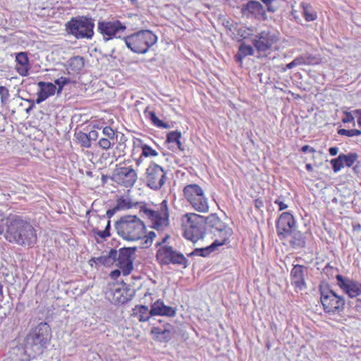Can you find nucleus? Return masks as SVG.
Returning a JSON list of instances; mask_svg holds the SVG:
<instances>
[{"label":"nucleus","mask_w":361,"mask_h":361,"mask_svg":"<svg viewBox=\"0 0 361 361\" xmlns=\"http://www.w3.org/2000/svg\"><path fill=\"white\" fill-rule=\"evenodd\" d=\"M126 46L135 53H146L157 40V37L149 30H142L123 39Z\"/></svg>","instance_id":"nucleus-6"},{"label":"nucleus","mask_w":361,"mask_h":361,"mask_svg":"<svg viewBox=\"0 0 361 361\" xmlns=\"http://www.w3.org/2000/svg\"><path fill=\"white\" fill-rule=\"evenodd\" d=\"M342 157V161L343 164V166L351 167L356 162L358 155L355 152H350L347 154H341Z\"/></svg>","instance_id":"nucleus-35"},{"label":"nucleus","mask_w":361,"mask_h":361,"mask_svg":"<svg viewBox=\"0 0 361 361\" xmlns=\"http://www.w3.org/2000/svg\"><path fill=\"white\" fill-rule=\"evenodd\" d=\"M329 152L331 156H336L338 152V148L336 147H331L329 149Z\"/></svg>","instance_id":"nucleus-57"},{"label":"nucleus","mask_w":361,"mask_h":361,"mask_svg":"<svg viewBox=\"0 0 361 361\" xmlns=\"http://www.w3.org/2000/svg\"><path fill=\"white\" fill-rule=\"evenodd\" d=\"M142 156H144V157H156L157 155V152L156 150L153 149L151 147L147 145H143L142 146Z\"/></svg>","instance_id":"nucleus-40"},{"label":"nucleus","mask_w":361,"mask_h":361,"mask_svg":"<svg viewBox=\"0 0 361 361\" xmlns=\"http://www.w3.org/2000/svg\"><path fill=\"white\" fill-rule=\"evenodd\" d=\"M204 216L187 213L182 218L184 237L195 243L204 238Z\"/></svg>","instance_id":"nucleus-4"},{"label":"nucleus","mask_w":361,"mask_h":361,"mask_svg":"<svg viewBox=\"0 0 361 361\" xmlns=\"http://www.w3.org/2000/svg\"><path fill=\"white\" fill-rule=\"evenodd\" d=\"M171 238L169 234H166L159 241V257H161V261L159 262L161 264H169L183 266V268H186L188 266V259L181 253L174 250L168 240Z\"/></svg>","instance_id":"nucleus-9"},{"label":"nucleus","mask_w":361,"mask_h":361,"mask_svg":"<svg viewBox=\"0 0 361 361\" xmlns=\"http://www.w3.org/2000/svg\"><path fill=\"white\" fill-rule=\"evenodd\" d=\"M225 243H224V240L215 239L210 245L207 246L205 247L195 248L192 252L189 253L188 255L189 257L197 255L205 257L209 256L219 246L223 245Z\"/></svg>","instance_id":"nucleus-24"},{"label":"nucleus","mask_w":361,"mask_h":361,"mask_svg":"<svg viewBox=\"0 0 361 361\" xmlns=\"http://www.w3.org/2000/svg\"><path fill=\"white\" fill-rule=\"evenodd\" d=\"M140 212H142L152 222V228L158 231V212L149 208L146 204L140 203L139 206Z\"/></svg>","instance_id":"nucleus-29"},{"label":"nucleus","mask_w":361,"mask_h":361,"mask_svg":"<svg viewBox=\"0 0 361 361\" xmlns=\"http://www.w3.org/2000/svg\"><path fill=\"white\" fill-rule=\"evenodd\" d=\"M355 308L357 312H361V300H360V299L356 300V305L355 306Z\"/></svg>","instance_id":"nucleus-60"},{"label":"nucleus","mask_w":361,"mask_h":361,"mask_svg":"<svg viewBox=\"0 0 361 361\" xmlns=\"http://www.w3.org/2000/svg\"><path fill=\"white\" fill-rule=\"evenodd\" d=\"M204 238H213L218 236L219 240H224V243L232 234V230L224 223L216 214H211L208 216H204Z\"/></svg>","instance_id":"nucleus-8"},{"label":"nucleus","mask_w":361,"mask_h":361,"mask_svg":"<svg viewBox=\"0 0 361 361\" xmlns=\"http://www.w3.org/2000/svg\"><path fill=\"white\" fill-rule=\"evenodd\" d=\"M275 204H277L279 207V210L282 211L284 209H286L288 206V204H285L284 202L281 200V197H279L275 201Z\"/></svg>","instance_id":"nucleus-48"},{"label":"nucleus","mask_w":361,"mask_h":361,"mask_svg":"<svg viewBox=\"0 0 361 361\" xmlns=\"http://www.w3.org/2000/svg\"><path fill=\"white\" fill-rule=\"evenodd\" d=\"M158 300L154 302L152 305V308L149 310L148 307L145 305H141L137 307V313L140 314V321L145 322L148 321L150 316L158 315Z\"/></svg>","instance_id":"nucleus-26"},{"label":"nucleus","mask_w":361,"mask_h":361,"mask_svg":"<svg viewBox=\"0 0 361 361\" xmlns=\"http://www.w3.org/2000/svg\"><path fill=\"white\" fill-rule=\"evenodd\" d=\"M38 86L40 87V90L37 93V104H40L49 96L54 95L56 90V85L51 82L41 81L38 82Z\"/></svg>","instance_id":"nucleus-21"},{"label":"nucleus","mask_w":361,"mask_h":361,"mask_svg":"<svg viewBox=\"0 0 361 361\" xmlns=\"http://www.w3.org/2000/svg\"><path fill=\"white\" fill-rule=\"evenodd\" d=\"M51 338V329L47 322H41L32 328L24 339L25 353L30 358L42 354Z\"/></svg>","instance_id":"nucleus-2"},{"label":"nucleus","mask_w":361,"mask_h":361,"mask_svg":"<svg viewBox=\"0 0 361 361\" xmlns=\"http://www.w3.org/2000/svg\"><path fill=\"white\" fill-rule=\"evenodd\" d=\"M110 140L109 138H101L99 141V147L103 149H109L111 146Z\"/></svg>","instance_id":"nucleus-44"},{"label":"nucleus","mask_w":361,"mask_h":361,"mask_svg":"<svg viewBox=\"0 0 361 361\" xmlns=\"http://www.w3.org/2000/svg\"><path fill=\"white\" fill-rule=\"evenodd\" d=\"M55 84L59 86V91L58 92H60L63 87L70 82V79L65 77H61L54 81Z\"/></svg>","instance_id":"nucleus-41"},{"label":"nucleus","mask_w":361,"mask_h":361,"mask_svg":"<svg viewBox=\"0 0 361 361\" xmlns=\"http://www.w3.org/2000/svg\"><path fill=\"white\" fill-rule=\"evenodd\" d=\"M28 102L31 103V105L26 109V112L29 113L35 107L34 101L32 99H27Z\"/></svg>","instance_id":"nucleus-62"},{"label":"nucleus","mask_w":361,"mask_h":361,"mask_svg":"<svg viewBox=\"0 0 361 361\" xmlns=\"http://www.w3.org/2000/svg\"><path fill=\"white\" fill-rule=\"evenodd\" d=\"M77 139L80 143L81 146L89 148L91 146V142L89 140L87 134L83 132H79L77 133Z\"/></svg>","instance_id":"nucleus-37"},{"label":"nucleus","mask_w":361,"mask_h":361,"mask_svg":"<svg viewBox=\"0 0 361 361\" xmlns=\"http://www.w3.org/2000/svg\"><path fill=\"white\" fill-rule=\"evenodd\" d=\"M254 52V49L251 45L242 43L239 46L237 54L235 55V59L237 62L242 63L244 58L247 56H252Z\"/></svg>","instance_id":"nucleus-28"},{"label":"nucleus","mask_w":361,"mask_h":361,"mask_svg":"<svg viewBox=\"0 0 361 361\" xmlns=\"http://www.w3.org/2000/svg\"><path fill=\"white\" fill-rule=\"evenodd\" d=\"M137 178V173L132 167H121L114 171L112 180L118 184L129 188L135 184Z\"/></svg>","instance_id":"nucleus-15"},{"label":"nucleus","mask_w":361,"mask_h":361,"mask_svg":"<svg viewBox=\"0 0 361 361\" xmlns=\"http://www.w3.org/2000/svg\"><path fill=\"white\" fill-rule=\"evenodd\" d=\"M4 226H6V218L4 217L3 214L0 213V235L3 234L4 231Z\"/></svg>","instance_id":"nucleus-49"},{"label":"nucleus","mask_w":361,"mask_h":361,"mask_svg":"<svg viewBox=\"0 0 361 361\" xmlns=\"http://www.w3.org/2000/svg\"><path fill=\"white\" fill-rule=\"evenodd\" d=\"M176 313V308L165 305L164 303L159 300V316L174 317Z\"/></svg>","instance_id":"nucleus-36"},{"label":"nucleus","mask_w":361,"mask_h":361,"mask_svg":"<svg viewBox=\"0 0 361 361\" xmlns=\"http://www.w3.org/2000/svg\"><path fill=\"white\" fill-rule=\"evenodd\" d=\"M255 205L257 208L259 209L260 207H263V202L257 199L255 200Z\"/></svg>","instance_id":"nucleus-61"},{"label":"nucleus","mask_w":361,"mask_h":361,"mask_svg":"<svg viewBox=\"0 0 361 361\" xmlns=\"http://www.w3.org/2000/svg\"><path fill=\"white\" fill-rule=\"evenodd\" d=\"M307 270V267L305 266L295 264L293 266L290 271L292 283L295 284L296 288H298L300 290L306 286L305 281V273Z\"/></svg>","instance_id":"nucleus-20"},{"label":"nucleus","mask_w":361,"mask_h":361,"mask_svg":"<svg viewBox=\"0 0 361 361\" xmlns=\"http://www.w3.org/2000/svg\"><path fill=\"white\" fill-rule=\"evenodd\" d=\"M87 136L89 137L90 141L91 140H96L98 137V133L97 130H91L88 134Z\"/></svg>","instance_id":"nucleus-52"},{"label":"nucleus","mask_w":361,"mask_h":361,"mask_svg":"<svg viewBox=\"0 0 361 361\" xmlns=\"http://www.w3.org/2000/svg\"><path fill=\"white\" fill-rule=\"evenodd\" d=\"M144 181L147 186L153 190L158 189V164L155 161H151L144 176Z\"/></svg>","instance_id":"nucleus-19"},{"label":"nucleus","mask_w":361,"mask_h":361,"mask_svg":"<svg viewBox=\"0 0 361 361\" xmlns=\"http://www.w3.org/2000/svg\"><path fill=\"white\" fill-rule=\"evenodd\" d=\"M265 9L262 4L257 1L250 0L241 7V13L247 17H254L258 20L265 21L268 19Z\"/></svg>","instance_id":"nucleus-17"},{"label":"nucleus","mask_w":361,"mask_h":361,"mask_svg":"<svg viewBox=\"0 0 361 361\" xmlns=\"http://www.w3.org/2000/svg\"><path fill=\"white\" fill-rule=\"evenodd\" d=\"M338 133L341 135H345L347 137H353L355 135H361V130H358V129L347 130V129L341 128L338 130Z\"/></svg>","instance_id":"nucleus-39"},{"label":"nucleus","mask_w":361,"mask_h":361,"mask_svg":"<svg viewBox=\"0 0 361 361\" xmlns=\"http://www.w3.org/2000/svg\"><path fill=\"white\" fill-rule=\"evenodd\" d=\"M102 133L104 135H105L107 137L106 138H109L111 140L115 139V133L111 127H109V126L104 127Z\"/></svg>","instance_id":"nucleus-43"},{"label":"nucleus","mask_w":361,"mask_h":361,"mask_svg":"<svg viewBox=\"0 0 361 361\" xmlns=\"http://www.w3.org/2000/svg\"><path fill=\"white\" fill-rule=\"evenodd\" d=\"M148 114L153 123L158 126V117L157 116L156 113L154 111H149Z\"/></svg>","instance_id":"nucleus-51"},{"label":"nucleus","mask_w":361,"mask_h":361,"mask_svg":"<svg viewBox=\"0 0 361 361\" xmlns=\"http://www.w3.org/2000/svg\"><path fill=\"white\" fill-rule=\"evenodd\" d=\"M165 183V174H163L159 179V188Z\"/></svg>","instance_id":"nucleus-63"},{"label":"nucleus","mask_w":361,"mask_h":361,"mask_svg":"<svg viewBox=\"0 0 361 361\" xmlns=\"http://www.w3.org/2000/svg\"><path fill=\"white\" fill-rule=\"evenodd\" d=\"M92 232L94 235H97L102 239H106L107 237H109L107 231H100L97 228H92Z\"/></svg>","instance_id":"nucleus-47"},{"label":"nucleus","mask_w":361,"mask_h":361,"mask_svg":"<svg viewBox=\"0 0 361 361\" xmlns=\"http://www.w3.org/2000/svg\"><path fill=\"white\" fill-rule=\"evenodd\" d=\"M302 6L303 8V16L307 21H313L317 19V13L312 9L311 6L305 4H302Z\"/></svg>","instance_id":"nucleus-34"},{"label":"nucleus","mask_w":361,"mask_h":361,"mask_svg":"<svg viewBox=\"0 0 361 361\" xmlns=\"http://www.w3.org/2000/svg\"><path fill=\"white\" fill-rule=\"evenodd\" d=\"M122 272L121 269H116V270H114L111 272L110 274V276L114 279H117L120 275H121V273Z\"/></svg>","instance_id":"nucleus-56"},{"label":"nucleus","mask_w":361,"mask_h":361,"mask_svg":"<svg viewBox=\"0 0 361 361\" xmlns=\"http://www.w3.org/2000/svg\"><path fill=\"white\" fill-rule=\"evenodd\" d=\"M135 293V289L131 288L130 285L123 283L122 286L114 284L109 288V296H111V302L116 305H122L133 299Z\"/></svg>","instance_id":"nucleus-13"},{"label":"nucleus","mask_w":361,"mask_h":361,"mask_svg":"<svg viewBox=\"0 0 361 361\" xmlns=\"http://www.w3.org/2000/svg\"><path fill=\"white\" fill-rule=\"evenodd\" d=\"M338 286L348 295L350 298H354L361 294V283L344 277L342 275L336 276Z\"/></svg>","instance_id":"nucleus-18"},{"label":"nucleus","mask_w":361,"mask_h":361,"mask_svg":"<svg viewBox=\"0 0 361 361\" xmlns=\"http://www.w3.org/2000/svg\"><path fill=\"white\" fill-rule=\"evenodd\" d=\"M94 20L87 16L72 18L66 23V31L77 39H92L94 35Z\"/></svg>","instance_id":"nucleus-5"},{"label":"nucleus","mask_w":361,"mask_h":361,"mask_svg":"<svg viewBox=\"0 0 361 361\" xmlns=\"http://www.w3.org/2000/svg\"><path fill=\"white\" fill-rule=\"evenodd\" d=\"M301 151L304 153L307 152H310L311 153H314L316 152V149L307 145H304L301 147Z\"/></svg>","instance_id":"nucleus-54"},{"label":"nucleus","mask_w":361,"mask_h":361,"mask_svg":"<svg viewBox=\"0 0 361 361\" xmlns=\"http://www.w3.org/2000/svg\"><path fill=\"white\" fill-rule=\"evenodd\" d=\"M110 228H111V221L110 220H107L106 225L105 229L104 231H107L109 237L111 235V234H110Z\"/></svg>","instance_id":"nucleus-59"},{"label":"nucleus","mask_w":361,"mask_h":361,"mask_svg":"<svg viewBox=\"0 0 361 361\" xmlns=\"http://www.w3.org/2000/svg\"><path fill=\"white\" fill-rule=\"evenodd\" d=\"M353 114L357 117V124L361 127V109L353 110Z\"/></svg>","instance_id":"nucleus-55"},{"label":"nucleus","mask_w":361,"mask_h":361,"mask_svg":"<svg viewBox=\"0 0 361 361\" xmlns=\"http://www.w3.org/2000/svg\"><path fill=\"white\" fill-rule=\"evenodd\" d=\"M140 203L138 202H133L129 198L121 197L117 200L116 209L118 210L130 209L133 207H138Z\"/></svg>","instance_id":"nucleus-32"},{"label":"nucleus","mask_w":361,"mask_h":361,"mask_svg":"<svg viewBox=\"0 0 361 361\" xmlns=\"http://www.w3.org/2000/svg\"><path fill=\"white\" fill-rule=\"evenodd\" d=\"M117 211H118V209H116V206L113 209L107 210L106 216H102L100 217V221H104L106 220V216L107 219H109L108 220H110V219L115 214Z\"/></svg>","instance_id":"nucleus-46"},{"label":"nucleus","mask_w":361,"mask_h":361,"mask_svg":"<svg viewBox=\"0 0 361 361\" xmlns=\"http://www.w3.org/2000/svg\"><path fill=\"white\" fill-rule=\"evenodd\" d=\"M169 210L166 200L159 204V231L169 226Z\"/></svg>","instance_id":"nucleus-27"},{"label":"nucleus","mask_w":361,"mask_h":361,"mask_svg":"<svg viewBox=\"0 0 361 361\" xmlns=\"http://www.w3.org/2000/svg\"><path fill=\"white\" fill-rule=\"evenodd\" d=\"M295 229V220L290 212H283L276 221V232L280 240L286 239Z\"/></svg>","instance_id":"nucleus-14"},{"label":"nucleus","mask_w":361,"mask_h":361,"mask_svg":"<svg viewBox=\"0 0 361 361\" xmlns=\"http://www.w3.org/2000/svg\"><path fill=\"white\" fill-rule=\"evenodd\" d=\"M155 237H156V233H155V232H154V231H150V232L147 234V239L146 240L145 243H147L149 240L150 242H152V239H153L154 238H155Z\"/></svg>","instance_id":"nucleus-58"},{"label":"nucleus","mask_w":361,"mask_h":361,"mask_svg":"<svg viewBox=\"0 0 361 361\" xmlns=\"http://www.w3.org/2000/svg\"><path fill=\"white\" fill-rule=\"evenodd\" d=\"M173 127V124H172V122L169 123V122H164L162 120H160L159 119V128H171Z\"/></svg>","instance_id":"nucleus-53"},{"label":"nucleus","mask_w":361,"mask_h":361,"mask_svg":"<svg viewBox=\"0 0 361 361\" xmlns=\"http://www.w3.org/2000/svg\"><path fill=\"white\" fill-rule=\"evenodd\" d=\"M0 95L1 102L4 103L8 99L9 97L8 90L4 86H0Z\"/></svg>","instance_id":"nucleus-42"},{"label":"nucleus","mask_w":361,"mask_h":361,"mask_svg":"<svg viewBox=\"0 0 361 361\" xmlns=\"http://www.w3.org/2000/svg\"><path fill=\"white\" fill-rule=\"evenodd\" d=\"M136 247H122L116 250V266L121 269L123 275L127 276L133 269V255Z\"/></svg>","instance_id":"nucleus-12"},{"label":"nucleus","mask_w":361,"mask_h":361,"mask_svg":"<svg viewBox=\"0 0 361 361\" xmlns=\"http://www.w3.org/2000/svg\"><path fill=\"white\" fill-rule=\"evenodd\" d=\"M175 328L170 324H164V328L159 327V342H168L173 336Z\"/></svg>","instance_id":"nucleus-30"},{"label":"nucleus","mask_w":361,"mask_h":361,"mask_svg":"<svg viewBox=\"0 0 361 361\" xmlns=\"http://www.w3.org/2000/svg\"><path fill=\"white\" fill-rule=\"evenodd\" d=\"M295 63H294V61H291L290 63H288L286 65V68L287 69H292L294 67H295Z\"/></svg>","instance_id":"nucleus-64"},{"label":"nucleus","mask_w":361,"mask_h":361,"mask_svg":"<svg viewBox=\"0 0 361 361\" xmlns=\"http://www.w3.org/2000/svg\"><path fill=\"white\" fill-rule=\"evenodd\" d=\"M293 61H294V63H295L296 66L306 64L305 59L303 56L296 57Z\"/></svg>","instance_id":"nucleus-50"},{"label":"nucleus","mask_w":361,"mask_h":361,"mask_svg":"<svg viewBox=\"0 0 361 361\" xmlns=\"http://www.w3.org/2000/svg\"><path fill=\"white\" fill-rule=\"evenodd\" d=\"M116 256V250L112 248L105 255H102L98 257L92 258V260L95 263H99L105 267H111L114 263L116 264L117 257Z\"/></svg>","instance_id":"nucleus-25"},{"label":"nucleus","mask_w":361,"mask_h":361,"mask_svg":"<svg viewBox=\"0 0 361 361\" xmlns=\"http://www.w3.org/2000/svg\"><path fill=\"white\" fill-rule=\"evenodd\" d=\"M183 195L192 207L199 212L209 211L208 200L204 190L197 184H189L183 188Z\"/></svg>","instance_id":"nucleus-10"},{"label":"nucleus","mask_w":361,"mask_h":361,"mask_svg":"<svg viewBox=\"0 0 361 361\" xmlns=\"http://www.w3.org/2000/svg\"><path fill=\"white\" fill-rule=\"evenodd\" d=\"M279 41V33L276 30L267 29L255 35L252 42L259 53L270 50Z\"/></svg>","instance_id":"nucleus-11"},{"label":"nucleus","mask_w":361,"mask_h":361,"mask_svg":"<svg viewBox=\"0 0 361 361\" xmlns=\"http://www.w3.org/2000/svg\"><path fill=\"white\" fill-rule=\"evenodd\" d=\"M5 238L20 246L33 247L37 237L34 227L21 216L10 214L6 218Z\"/></svg>","instance_id":"nucleus-1"},{"label":"nucleus","mask_w":361,"mask_h":361,"mask_svg":"<svg viewBox=\"0 0 361 361\" xmlns=\"http://www.w3.org/2000/svg\"><path fill=\"white\" fill-rule=\"evenodd\" d=\"M288 237L290 238L288 243L292 248L297 250L305 247L306 236L305 233L295 229L291 231Z\"/></svg>","instance_id":"nucleus-22"},{"label":"nucleus","mask_w":361,"mask_h":361,"mask_svg":"<svg viewBox=\"0 0 361 361\" xmlns=\"http://www.w3.org/2000/svg\"><path fill=\"white\" fill-rule=\"evenodd\" d=\"M16 61L17 62L16 71L21 76L28 75L29 60L27 54L25 52H20L16 54Z\"/></svg>","instance_id":"nucleus-23"},{"label":"nucleus","mask_w":361,"mask_h":361,"mask_svg":"<svg viewBox=\"0 0 361 361\" xmlns=\"http://www.w3.org/2000/svg\"><path fill=\"white\" fill-rule=\"evenodd\" d=\"M330 163L332 166L333 171L335 173L338 172L341 169V168L343 167L341 154H339L338 157L331 159Z\"/></svg>","instance_id":"nucleus-38"},{"label":"nucleus","mask_w":361,"mask_h":361,"mask_svg":"<svg viewBox=\"0 0 361 361\" xmlns=\"http://www.w3.org/2000/svg\"><path fill=\"white\" fill-rule=\"evenodd\" d=\"M320 300L326 313L340 314L344 310L345 298L338 295L328 285L320 286Z\"/></svg>","instance_id":"nucleus-7"},{"label":"nucleus","mask_w":361,"mask_h":361,"mask_svg":"<svg viewBox=\"0 0 361 361\" xmlns=\"http://www.w3.org/2000/svg\"><path fill=\"white\" fill-rule=\"evenodd\" d=\"M126 26L119 20L99 21L98 23V30L103 35L104 39L107 42L116 37V35L123 32Z\"/></svg>","instance_id":"nucleus-16"},{"label":"nucleus","mask_w":361,"mask_h":361,"mask_svg":"<svg viewBox=\"0 0 361 361\" xmlns=\"http://www.w3.org/2000/svg\"><path fill=\"white\" fill-rule=\"evenodd\" d=\"M114 226L118 235L126 240H137L145 235V224L135 215L121 216Z\"/></svg>","instance_id":"nucleus-3"},{"label":"nucleus","mask_w":361,"mask_h":361,"mask_svg":"<svg viewBox=\"0 0 361 361\" xmlns=\"http://www.w3.org/2000/svg\"><path fill=\"white\" fill-rule=\"evenodd\" d=\"M180 137L181 133L179 131H171L169 132L166 135V142L168 143H172L174 142L178 146V149L180 150H183V149L181 147V142H180Z\"/></svg>","instance_id":"nucleus-33"},{"label":"nucleus","mask_w":361,"mask_h":361,"mask_svg":"<svg viewBox=\"0 0 361 361\" xmlns=\"http://www.w3.org/2000/svg\"><path fill=\"white\" fill-rule=\"evenodd\" d=\"M68 65L71 71L78 73L85 65V59L82 56H75L68 61Z\"/></svg>","instance_id":"nucleus-31"},{"label":"nucleus","mask_w":361,"mask_h":361,"mask_svg":"<svg viewBox=\"0 0 361 361\" xmlns=\"http://www.w3.org/2000/svg\"><path fill=\"white\" fill-rule=\"evenodd\" d=\"M354 116H355V115L353 114V111H352L351 112L345 111L344 116L342 118V121L343 123L353 122V121H354V119H355Z\"/></svg>","instance_id":"nucleus-45"}]
</instances>
